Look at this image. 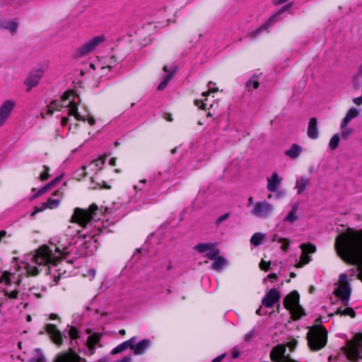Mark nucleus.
Wrapping results in <instances>:
<instances>
[{"mask_svg":"<svg viewBox=\"0 0 362 362\" xmlns=\"http://www.w3.org/2000/svg\"><path fill=\"white\" fill-rule=\"evenodd\" d=\"M267 279L271 280L272 282H274L277 280L278 276L275 273H272L267 276Z\"/></svg>","mask_w":362,"mask_h":362,"instance_id":"13d9d810","label":"nucleus"},{"mask_svg":"<svg viewBox=\"0 0 362 362\" xmlns=\"http://www.w3.org/2000/svg\"><path fill=\"white\" fill-rule=\"evenodd\" d=\"M117 158H112L109 160V165L111 166H115L116 165Z\"/></svg>","mask_w":362,"mask_h":362,"instance_id":"774afa93","label":"nucleus"},{"mask_svg":"<svg viewBox=\"0 0 362 362\" xmlns=\"http://www.w3.org/2000/svg\"><path fill=\"white\" fill-rule=\"evenodd\" d=\"M340 141V137L338 134H335L332 136L331 138L329 143V147L331 150H335L339 146Z\"/></svg>","mask_w":362,"mask_h":362,"instance_id":"72a5a7b5","label":"nucleus"},{"mask_svg":"<svg viewBox=\"0 0 362 362\" xmlns=\"http://www.w3.org/2000/svg\"><path fill=\"white\" fill-rule=\"evenodd\" d=\"M59 204V200L53 199L51 198L48 199V200L46 202L43 203V206H45L46 209H53L54 207L58 206Z\"/></svg>","mask_w":362,"mask_h":362,"instance_id":"58836bf2","label":"nucleus"},{"mask_svg":"<svg viewBox=\"0 0 362 362\" xmlns=\"http://www.w3.org/2000/svg\"><path fill=\"white\" fill-rule=\"evenodd\" d=\"M254 200H253V197H250L247 199V207H250V206H254Z\"/></svg>","mask_w":362,"mask_h":362,"instance_id":"69168bd1","label":"nucleus"},{"mask_svg":"<svg viewBox=\"0 0 362 362\" xmlns=\"http://www.w3.org/2000/svg\"><path fill=\"white\" fill-rule=\"evenodd\" d=\"M86 121H87L88 122V124L91 126H93L95 124V119H94L93 117H90V116L86 117Z\"/></svg>","mask_w":362,"mask_h":362,"instance_id":"bf43d9fd","label":"nucleus"},{"mask_svg":"<svg viewBox=\"0 0 362 362\" xmlns=\"http://www.w3.org/2000/svg\"><path fill=\"white\" fill-rule=\"evenodd\" d=\"M101 339V334L98 333H94L90 335L86 341L90 355H93L95 351V345L98 344Z\"/></svg>","mask_w":362,"mask_h":362,"instance_id":"412c9836","label":"nucleus"},{"mask_svg":"<svg viewBox=\"0 0 362 362\" xmlns=\"http://www.w3.org/2000/svg\"><path fill=\"white\" fill-rule=\"evenodd\" d=\"M15 105L16 103L12 100H6L0 106V127L5 124Z\"/></svg>","mask_w":362,"mask_h":362,"instance_id":"9d476101","label":"nucleus"},{"mask_svg":"<svg viewBox=\"0 0 362 362\" xmlns=\"http://www.w3.org/2000/svg\"><path fill=\"white\" fill-rule=\"evenodd\" d=\"M334 315L349 316L351 318H354L356 317V313L352 308L347 307L344 310L341 308H337L334 313L329 314V317H332Z\"/></svg>","mask_w":362,"mask_h":362,"instance_id":"bb28decb","label":"nucleus"},{"mask_svg":"<svg viewBox=\"0 0 362 362\" xmlns=\"http://www.w3.org/2000/svg\"><path fill=\"white\" fill-rule=\"evenodd\" d=\"M194 105L201 110H206V103L202 100H195Z\"/></svg>","mask_w":362,"mask_h":362,"instance_id":"603ef678","label":"nucleus"},{"mask_svg":"<svg viewBox=\"0 0 362 362\" xmlns=\"http://www.w3.org/2000/svg\"><path fill=\"white\" fill-rule=\"evenodd\" d=\"M18 28V23L16 20H11L0 23V29L7 30L13 35L17 33Z\"/></svg>","mask_w":362,"mask_h":362,"instance_id":"b1692460","label":"nucleus"},{"mask_svg":"<svg viewBox=\"0 0 362 362\" xmlns=\"http://www.w3.org/2000/svg\"><path fill=\"white\" fill-rule=\"evenodd\" d=\"M136 337H132L129 340H127L119 345H117L116 347H115L111 351V354L115 355L119 353H121L128 348L132 349V347L134 346V344L136 342Z\"/></svg>","mask_w":362,"mask_h":362,"instance_id":"aec40b11","label":"nucleus"},{"mask_svg":"<svg viewBox=\"0 0 362 362\" xmlns=\"http://www.w3.org/2000/svg\"><path fill=\"white\" fill-rule=\"evenodd\" d=\"M105 41V37L103 35H98L86 42L78 47L74 53L76 58L83 57L92 52L101 43Z\"/></svg>","mask_w":362,"mask_h":362,"instance_id":"423d86ee","label":"nucleus"},{"mask_svg":"<svg viewBox=\"0 0 362 362\" xmlns=\"http://www.w3.org/2000/svg\"><path fill=\"white\" fill-rule=\"evenodd\" d=\"M353 102L356 105H362V95L360 97L354 98Z\"/></svg>","mask_w":362,"mask_h":362,"instance_id":"052dcab7","label":"nucleus"},{"mask_svg":"<svg viewBox=\"0 0 362 362\" xmlns=\"http://www.w3.org/2000/svg\"><path fill=\"white\" fill-rule=\"evenodd\" d=\"M300 248L302 253L300 257V261L295 265L296 268H301L308 264L311 260L309 254H313L316 252V247L312 243L302 244L300 245Z\"/></svg>","mask_w":362,"mask_h":362,"instance_id":"6e6552de","label":"nucleus"},{"mask_svg":"<svg viewBox=\"0 0 362 362\" xmlns=\"http://www.w3.org/2000/svg\"><path fill=\"white\" fill-rule=\"evenodd\" d=\"M45 330L55 344L61 346L63 344L62 332L58 329L55 325L47 324L45 326Z\"/></svg>","mask_w":362,"mask_h":362,"instance_id":"4468645a","label":"nucleus"},{"mask_svg":"<svg viewBox=\"0 0 362 362\" xmlns=\"http://www.w3.org/2000/svg\"><path fill=\"white\" fill-rule=\"evenodd\" d=\"M98 185L100 187V188L110 189L111 186L107 185L105 181H103L102 183H98Z\"/></svg>","mask_w":362,"mask_h":362,"instance_id":"e2e57ef3","label":"nucleus"},{"mask_svg":"<svg viewBox=\"0 0 362 362\" xmlns=\"http://www.w3.org/2000/svg\"><path fill=\"white\" fill-rule=\"evenodd\" d=\"M339 285H345V284L349 285V283L347 279V276L345 274H341L339 275Z\"/></svg>","mask_w":362,"mask_h":362,"instance_id":"8fccbe9b","label":"nucleus"},{"mask_svg":"<svg viewBox=\"0 0 362 362\" xmlns=\"http://www.w3.org/2000/svg\"><path fill=\"white\" fill-rule=\"evenodd\" d=\"M298 209V204H294L292 206L291 211L288 214V215L284 219V221L292 223L295 222L296 221H297L298 218V216L296 215Z\"/></svg>","mask_w":362,"mask_h":362,"instance_id":"cd10ccee","label":"nucleus"},{"mask_svg":"<svg viewBox=\"0 0 362 362\" xmlns=\"http://www.w3.org/2000/svg\"><path fill=\"white\" fill-rule=\"evenodd\" d=\"M302 151L303 149L300 146L293 144L289 149L285 151L284 154L291 159H296L301 154Z\"/></svg>","mask_w":362,"mask_h":362,"instance_id":"5701e85b","label":"nucleus"},{"mask_svg":"<svg viewBox=\"0 0 362 362\" xmlns=\"http://www.w3.org/2000/svg\"><path fill=\"white\" fill-rule=\"evenodd\" d=\"M284 238H281V237H279L278 234L275 233L274 234L272 237H271V240L272 242L274 243V242H278V243H281V240L283 239Z\"/></svg>","mask_w":362,"mask_h":362,"instance_id":"4d7b16f0","label":"nucleus"},{"mask_svg":"<svg viewBox=\"0 0 362 362\" xmlns=\"http://www.w3.org/2000/svg\"><path fill=\"white\" fill-rule=\"evenodd\" d=\"M280 243L281 244V249L284 252H287L288 250L289 249L290 244H291L290 240L288 238H284L283 239L281 240Z\"/></svg>","mask_w":362,"mask_h":362,"instance_id":"37998d69","label":"nucleus"},{"mask_svg":"<svg viewBox=\"0 0 362 362\" xmlns=\"http://www.w3.org/2000/svg\"><path fill=\"white\" fill-rule=\"evenodd\" d=\"M300 302V295L296 290L292 291L287 294L283 301L284 308L290 310L294 306L297 305Z\"/></svg>","mask_w":362,"mask_h":362,"instance_id":"dca6fc26","label":"nucleus"},{"mask_svg":"<svg viewBox=\"0 0 362 362\" xmlns=\"http://www.w3.org/2000/svg\"><path fill=\"white\" fill-rule=\"evenodd\" d=\"M26 272L29 276H37L40 273V270L36 266H33L30 264H27L25 267Z\"/></svg>","mask_w":362,"mask_h":362,"instance_id":"c9c22d12","label":"nucleus"},{"mask_svg":"<svg viewBox=\"0 0 362 362\" xmlns=\"http://www.w3.org/2000/svg\"><path fill=\"white\" fill-rule=\"evenodd\" d=\"M264 238L265 234L258 232L252 235L250 241L252 245L257 247L262 243Z\"/></svg>","mask_w":362,"mask_h":362,"instance_id":"c85d7f7f","label":"nucleus"},{"mask_svg":"<svg viewBox=\"0 0 362 362\" xmlns=\"http://www.w3.org/2000/svg\"><path fill=\"white\" fill-rule=\"evenodd\" d=\"M75 94L74 90H67L63 93V95L61 97L60 101H62V103L63 104L64 102H66L70 99L71 97H73Z\"/></svg>","mask_w":362,"mask_h":362,"instance_id":"79ce46f5","label":"nucleus"},{"mask_svg":"<svg viewBox=\"0 0 362 362\" xmlns=\"http://www.w3.org/2000/svg\"><path fill=\"white\" fill-rule=\"evenodd\" d=\"M44 172L40 173V178L42 181H46L49 177V168L47 165H44Z\"/></svg>","mask_w":362,"mask_h":362,"instance_id":"a18cd8bd","label":"nucleus"},{"mask_svg":"<svg viewBox=\"0 0 362 362\" xmlns=\"http://www.w3.org/2000/svg\"><path fill=\"white\" fill-rule=\"evenodd\" d=\"M286 349L284 344H278L272 348L270 352V358L273 362H281L284 358H289L286 356Z\"/></svg>","mask_w":362,"mask_h":362,"instance_id":"2eb2a0df","label":"nucleus"},{"mask_svg":"<svg viewBox=\"0 0 362 362\" xmlns=\"http://www.w3.org/2000/svg\"><path fill=\"white\" fill-rule=\"evenodd\" d=\"M351 120V118L346 115L341 122L340 128L344 129V127H346Z\"/></svg>","mask_w":362,"mask_h":362,"instance_id":"864d4df0","label":"nucleus"},{"mask_svg":"<svg viewBox=\"0 0 362 362\" xmlns=\"http://www.w3.org/2000/svg\"><path fill=\"white\" fill-rule=\"evenodd\" d=\"M64 105L62 103V101L58 100H54L47 107V113L49 115H52L54 114V111L60 110V108L62 107Z\"/></svg>","mask_w":362,"mask_h":362,"instance_id":"c756f323","label":"nucleus"},{"mask_svg":"<svg viewBox=\"0 0 362 362\" xmlns=\"http://www.w3.org/2000/svg\"><path fill=\"white\" fill-rule=\"evenodd\" d=\"M69 335L71 339H77L79 338V332L76 327L71 326L69 330Z\"/></svg>","mask_w":362,"mask_h":362,"instance_id":"a19ab883","label":"nucleus"},{"mask_svg":"<svg viewBox=\"0 0 362 362\" xmlns=\"http://www.w3.org/2000/svg\"><path fill=\"white\" fill-rule=\"evenodd\" d=\"M4 296L9 298L10 299H16L18 296V291L13 290L12 291H8L7 290H5L4 291Z\"/></svg>","mask_w":362,"mask_h":362,"instance_id":"49530a36","label":"nucleus"},{"mask_svg":"<svg viewBox=\"0 0 362 362\" xmlns=\"http://www.w3.org/2000/svg\"><path fill=\"white\" fill-rule=\"evenodd\" d=\"M311 184L310 179L305 176H300V180L296 182L295 188L297 194H301Z\"/></svg>","mask_w":362,"mask_h":362,"instance_id":"4be33fe9","label":"nucleus"},{"mask_svg":"<svg viewBox=\"0 0 362 362\" xmlns=\"http://www.w3.org/2000/svg\"><path fill=\"white\" fill-rule=\"evenodd\" d=\"M83 358L73 349L58 354L53 362H81Z\"/></svg>","mask_w":362,"mask_h":362,"instance_id":"9b49d317","label":"nucleus"},{"mask_svg":"<svg viewBox=\"0 0 362 362\" xmlns=\"http://www.w3.org/2000/svg\"><path fill=\"white\" fill-rule=\"evenodd\" d=\"M61 180V177L59 176L56 178H54L53 180H52L50 182L47 183L48 185H50V187H54L59 180Z\"/></svg>","mask_w":362,"mask_h":362,"instance_id":"680f3d73","label":"nucleus"},{"mask_svg":"<svg viewBox=\"0 0 362 362\" xmlns=\"http://www.w3.org/2000/svg\"><path fill=\"white\" fill-rule=\"evenodd\" d=\"M151 342L149 339H142L137 344H134V346L132 347V350L135 355H142L150 346Z\"/></svg>","mask_w":362,"mask_h":362,"instance_id":"6ab92c4d","label":"nucleus"},{"mask_svg":"<svg viewBox=\"0 0 362 362\" xmlns=\"http://www.w3.org/2000/svg\"><path fill=\"white\" fill-rule=\"evenodd\" d=\"M259 86V83L256 77V76H253L251 79L247 81L246 83V87L250 90L252 87L253 89H257Z\"/></svg>","mask_w":362,"mask_h":362,"instance_id":"4c0bfd02","label":"nucleus"},{"mask_svg":"<svg viewBox=\"0 0 362 362\" xmlns=\"http://www.w3.org/2000/svg\"><path fill=\"white\" fill-rule=\"evenodd\" d=\"M69 115L74 116L78 121H86V116H82L78 113L77 105L73 100L69 102Z\"/></svg>","mask_w":362,"mask_h":362,"instance_id":"a878e982","label":"nucleus"},{"mask_svg":"<svg viewBox=\"0 0 362 362\" xmlns=\"http://www.w3.org/2000/svg\"><path fill=\"white\" fill-rule=\"evenodd\" d=\"M341 351L348 361L358 362L362 359V332L355 334L353 339L346 341Z\"/></svg>","mask_w":362,"mask_h":362,"instance_id":"20e7f679","label":"nucleus"},{"mask_svg":"<svg viewBox=\"0 0 362 362\" xmlns=\"http://www.w3.org/2000/svg\"><path fill=\"white\" fill-rule=\"evenodd\" d=\"M11 273L9 272H4L0 277V283L6 285H10L11 284L10 279Z\"/></svg>","mask_w":362,"mask_h":362,"instance_id":"ea45409f","label":"nucleus"},{"mask_svg":"<svg viewBox=\"0 0 362 362\" xmlns=\"http://www.w3.org/2000/svg\"><path fill=\"white\" fill-rule=\"evenodd\" d=\"M214 246V244L210 243H199L194 247V249L199 253H204L205 252H208L209 250L211 249V247Z\"/></svg>","mask_w":362,"mask_h":362,"instance_id":"473e14b6","label":"nucleus"},{"mask_svg":"<svg viewBox=\"0 0 362 362\" xmlns=\"http://www.w3.org/2000/svg\"><path fill=\"white\" fill-rule=\"evenodd\" d=\"M288 311L291 313L292 320L295 321L306 315L305 310L299 303Z\"/></svg>","mask_w":362,"mask_h":362,"instance_id":"393cba45","label":"nucleus"},{"mask_svg":"<svg viewBox=\"0 0 362 362\" xmlns=\"http://www.w3.org/2000/svg\"><path fill=\"white\" fill-rule=\"evenodd\" d=\"M346 115L350 117L351 119H353L359 115V111L356 108L352 107L348 110Z\"/></svg>","mask_w":362,"mask_h":362,"instance_id":"de8ad7c7","label":"nucleus"},{"mask_svg":"<svg viewBox=\"0 0 362 362\" xmlns=\"http://www.w3.org/2000/svg\"><path fill=\"white\" fill-rule=\"evenodd\" d=\"M50 185H45L43 187H42L37 193L35 196H40L45 193L47 190L50 189Z\"/></svg>","mask_w":362,"mask_h":362,"instance_id":"5fc2aeb1","label":"nucleus"},{"mask_svg":"<svg viewBox=\"0 0 362 362\" xmlns=\"http://www.w3.org/2000/svg\"><path fill=\"white\" fill-rule=\"evenodd\" d=\"M98 207L96 204L93 203L87 209L76 208L71 216V222L78 223L80 226L86 228L87 224L93 218Z\"/></svg>","mask_w":362,"mask_h":362,"instance_id":"39448f33","label":"nucleus"},{"mask_svg":"<svg viewBox=\"0 0 362 362\" xmlns=\"http://www.w3.org/2000/svg\"><path fill=\"white\" fill-rule=\"evenodd\" d=\"M282 179L280 178L276 173H273L272 176L267 178V189L271 192H276L281 185Z\"/></svg>","mask_w":362,"mask_h":362,"instance_id":"a211bd4d","label":"nucleus"},{"mask_svg":"<svg viewBox=\"0 0 362 362\" xmlns=\"http://www.w3.org/2000/svg\"><path fill=\"white\" fill-rule=\"evenodd\" d=\"M225 354L220 355L212 360L211 362H221L222 360L225 358Z\"/></svg>","mask_w":362,"mask_h":362,"instance_id":"0e129e2a","label":"nucleus"},{"mask_svg":"<svg viewBox=\"0 0 362 362\" xmlns=\"http://www.w3.org/2000/svg\"><path fill=\"white\" fill-rule=\"evenodd\" d=\"M307 135L310 139H317L319 137L317 119L316 117H312L310 119L307 130Z\"/></svg>","mask_w":362,"mask_h":362,"instance_id":"f3484780","label":"nucleus"},{"mask_svg":"<svg viewBox=\"0 0 362 362\" xmlns=\"http://www.w3.org/2000/svg\"><path fill=\"white\" fill-rule=\"evenodd\" d=\"M333 293L336 297L340 299L344 305H348L349 304L350 297L351 295L350 285H339Z\"/></svg>","mask_w":362,"mask_h":362,"instance_id":"1a4fd4ad","label":"nucleus"},{"mask_svg":"<svg viewBox=\"0 0 362 362\" xmlns=\"http://www.w3.org/2000/svg\"><path fill=\"white\" fill-rule=\"evenodd\" d=\"M43 75V70L38 69L30 72L24 83L27 86V91L29 92L31 89L39 83Z\"/></svg>","mask_w":362,"mask_h":362,"instance_id":"f8f14e48","label":"nucleus"},{"mask_svg":"<svg viewBox=\"0 0 362 362\" xmlns=\"http://www.w3.org/2000/svg\"><path fill=\"white\" fill-rule=\"evenodd\" d=\"M334 250L348 264L357 266V279L362 282V229L347 228L335 238Z\"/></svg>","mask_w":362,"mask_h":362,"instance_id":"f257e3e1","label":"nucleus"},{"mask_svg":"<svg viewBox=\"0 0 362 362\" xmlns=\"http://www.w3.org/2000/svg\"><path fill=\"white\" fill-rule=\"evenodd\" d=\"M214 262L211 264V269L215 271H221L226 264V259L222 256H219L216 259H214Z\"/></svg>","mask_w":362,"mask_h":362,"instance_id":"7c9ffc66","label":"nucleus"},{"mask_svg":"<svg viewBox=\"0 0 362 362\" xmlns=\"http://www.w3.org/2000/svg\"><path fill=\"white\" fill-rule=\"evenodd\" d=\"M55 252L59 253V255L56 256L49 246L44 245L35 250L32 260L39 266H47L49 264L56 266L61 259L60 256L64 254L59 247L55 248Z\"/></svg>","mask_w":362,"mask_h":362,"instance_id":"f03ea898","label":"nucleus"},{"mask_svg":"<svg viewBox=\"0 0 362 362\" xmlns=\"http://www.w3.org/2000/svg\"><path fill=\"white\" fill-rule=\"evenodd\" d=\"M281 293L276 288L270 289L262 300V305L266 308H272L274 304L279 301Z\"/></svg>","mask_w":362,"mask_h":362,"instance_id":"ddd939ff","label":"nucleus"},{"mask_svg":"<svg viewBox=\"0 0 362 362\" xmlns=\"http://www.w3.org/2000/svg\"><path fill=\"white\" fill-rule=\"evenodd\" d=\"M68 122H69L68 117H62V121H61L62 126L65 127L68 124Z\"/></svg>","mask_w":362,"mask_h":362,"instance_id":"338daca9","label":"nucleus"},{"mask_svg":"<svg viewBox=\"0 0 362 362\" xmlns=\"http://www.w3.org/2000/svg\"><path fill=\"white\" fill-rule=\"evenodd\" d=\"M341 129V136L344 139H348L349 136H351L354 132V130L351 128L344 127V129Z\"/></svg>","mask_w":362,"mask_h":362,"instance_id":"c03bdc74","label":"nucleus"},{"mask_svg":"<svg viewBox=\"0 0 362 362\" xmlns=\"http://www.w3.org/2000/svg\"><path fill=\"white\" fill-rule=\"evenodd\" d=\"M107 156L104 155L93 161H92L90 165L88 166V168H90L92 170H95L94 167H98L99 170H101L103 168V165L105 164L106 161Z\"/></svg>","mask_w":362,"mask_h":362,"instance_id":"2f4dec72","label":"nucleus"},{"mask_svg":"<svg viewBox=\"0 0 362 362\" xmlns=\"http://www.w3.org/2000/svg\"><path fill=\"white\" fill-rule=\"evenodd\" d=\"M308 345L312 351L323 349L327 343V332L324 326L312 327L307 333Z\"/></svg>","mask_w":362,"mask_h":362,"instance_id":"7ed1b4c3","label":"nucleus"},{"mask_svg":"<svg viewBox=\"0 0 362 362\" xmlns=\"http://www.w3.org/2000/svg\"><path fill=\"white\" fill-rule=\"evenodd\" d=\"M219 250L217 248H215L214 247H211V250H209L205 255V256L211 260H214L218 257L219 255Z\"/></svg>","mask_w":362,"mask_h":362,"instance_id":"e433bc0d","label":"nucleus"},{"mask_svg":"<svg viewBox=\"0 0 362 362\" xmlns=\"http://www.w3.org/2000/svg\"><path fill=\"white\" fill-rule=\"evenodd\" d=\"M230 216V214L229 213H226L223 215H221V216H219L216 221V224L217 226H218L219 224H221L223 221H226V219H228Z\"/></svg>","mask_w":362,"mask_h":362,"instance_id":"3c124183","label":"nucleus"},{"mask_svg":"<svg viewBox=\"0 0 362 362\" xmlns=\"http://www.w3.org/2000/svg\"><path fill=\"white\" fill-rule=\"evenodd\" d=\"M45 209H46V208L43 205L42 206H40V207H39V206L35 207L33 211L31 214V216H35L37 213L42 211Z\"/></svg>","mask_w":362,"mask_h":362,"instance_id":"6e6d98bb","label":"nucleus"},{"mask_svg":"<svg viewBox=\"0 0 362 362\" xmlns=\"http://www.w3.org/2000/svg\"><path fill=\"white\" fill-rule=\"evenodd\" d=\"M174 74H175L174 72L168 73L165 76L164 79L161 81V83L158 85L157 89L158 90H163L167 86L168 83L171 80V78L173 77Z\"/></svg>","mask_w":362,"mask_h":362,"instance_id":"f704fd0d","label":"nucleus"},{"mask_svg":"<svg viewBox=\"0 0 362 362\" xmlns=\"http://www.w3.org/2000/svg\"><path fill=\"white\" fill-rule=\"evenodd\" d=\"M274 205L266 200H263L255 203L251 210V214L259 218H267L274 214Z\"/></svg>","mask_w":362,"mask_h":362,"instance_id":"0eeeda50","label":"nucleus"},{"mask_svg":"<svg viewBox=\"0 0 362 362\" xmlns=\"http://www.w3.org/2000/svg\"><path fill=\"white\" fill-rule=\"evenodd\" d=\"M259 266L261 270L268 272L270 269L271 262H266L264 259H262Z\"/></svg>","mask_w":362,"mask_h":362,"instance_id":"09e8293b","label":"nucleus"}]
</instances>
